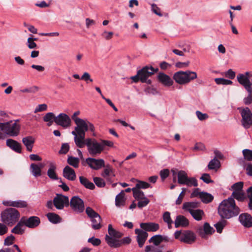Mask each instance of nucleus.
<instances>
[{"label":"nucleus","instance_id":"50","mask_svg":"<svg viewBox=\"0 0 252 252\" xmlns=\"http://www.w3.org/2000/svg\"><path fill=\"white\" fill-rule=\"evenodd\" d=\"M94 182L96 186L99 188H103L106 185L104 180L99 177L94 178Z\"/></svg>","mask_w":252,"mask_h":252},{"label":"nucleus","instance_id":"16","mask_svg":"<svg viewBox=\"0 0 252 252\" xmlns=\"http://www.w3.org/2000/svg\"><path fill=\"white\" fill-rule=\"evenodd\" d=\"M108 232L109 235L106 234L105 237V241L109 246L108 242V238H111L113 240L118 241L119 239L121 238L123 236V234L118 231H117L112 227V225L110 224L108 227Z\"/></svg>","mask_w":252,"mask_h":252},{"label":"nucleus","instance_id":"40","mask_svg":"<svg viewBox=\"0 0 252 252\" xmlns=\"http://www.w3.org/2000/svg\"><path fill=\"white\" fill-rule=\"evenodd\" d=\"M91 220L92 222V226L94 229L98 230L102 227L100 224L101 218L99 215L95 218H92Z\"/></svg>","mask_w":252,"mask_h":252},{"label":"nucleus","instance_id":"9","mask_svg":"<svg viewBox=\"0 0 252 252\" xmlns=\"http://www.w3.org/2000/svg\"><path fill=\"white\" fill-rule=\"evenodd\" d=\"M53 203L54 206L58 210H62L69 205V198L67 196L57 193L54 198Z\"/></svg>","mask_w":252,"mask_h":252},{"label":"nucleus","instance_id":"29","mask_svg":"<svg viewBox=\"0 0 252 252\" xmlns=\"http://www.w3.org/2000/svg\"><path fill=\"white\" fill-rule=\"evenodd\" d=\"M22 142L26 147L27 150L29 152H32L35 142L34 138L31 136H27L23 138Z\"/></svg>","mask_w":252,"mask_h":252},{"label":"nucleus","instance_id":"37","mask_svg":"<svg viewBox=\"0 0 252 252\" xmlns=\"http://www.w3.org/2000/svg\"><path fill=\"white\" fill-rule=\"evenodd\" d=\"M190 214L192 218L197 221L201 220L203 217L205 215L203 210L201 209H196L193 211L190 212Z\"/></svg>","mask_w":252,"mask_h":252},{"label":"nucleus","instance_id":"14","mask_svg":"<svg viewBox=\"0 0 252 252\" xmlns=\"http://www.w3.org/2000/svg\"><path fill=\"white\" fill-rule=\"evenodd\" d=\"M55 123L57 125L66 128L70 126L71 120L67 114L61 113L55 118Z\"/></svg>","mask_w":252,"mask_h":252},{"label":"nucleus","instance_id":"61","mask_svg":"<svg viewBox=\"0 0 252 252\" xmlns=\"http://www.w3.org/2000/svg\"><path fill=\"white\" fill-rule=\"evenodd\" d=\"M39 90V88L37 86H32L29 88H26L21 90L22 93H34L37 92Z\"/></svg>","mask_w":252,"mask_h":252},{"label":"nucleus","instance_id":"36","mask_svg":"<svg viewBox=\"0 0 252 252\" xmlns=\"http://www.w3.org/2000/svg\"><path fill=\"white\" fill-rule=\"evenodd\" d=\"M23 226V223L21 219H20V220L17 222L15 227L11 230V232L16 234H23L25 231V230L22 228Z\"/></svg>","mask_w":252,"mask_h":252},{"label":"nucleus","instance_id":"49","mask_svg":"<svg viewBox=\"0 0 252 252\" xmlns=\"http://www.w3.org/2000/svg\"><path fill=\"white\" fill-rule=\"evenodd\" d=\"M150 187V184L147 182L144 181H139L136 184V186L133 188H136L137 189H147Z\"/></svg>","mask_w":252,"mask_h":252},{"label":"nucleus","instance_id":"35","mask_svg":"<svg viewBox=\"0 0 252 252\" xmlns=\"http://www.w3.org/2000/svg\"><path fill=\"white\" fill-rule=\"evenodd\" d=\"M125 192L124 190H122L115 198V204L117 207H121L124 206L125 203V199H124Z\"/></svg>","mask_w":252,"mask_h":252},{"label":"nucleus","instance_id":"20","mask_svg":"<svg viewBox=\"0 0 252 252\" xmlns=\"http://www.w3.org/2000/svg\"><path fill=\"white\" fill-rule=\"evenodd\" d=\"M104 169L102 172L101 175L106 179V180L110 183H112V177H114L115 175L114 174V170L112 166L109 164L105 165Z\"/></svg>","mask_w":252,"mask_h":252},{"label":"nucleus","instance_id":"45","mask_svg":"<svg viewBox=\"0 0 252 252\" xmlns=\"http://www.w3.org/2000/svg\"><path fill=\"white\" fill-rule=\"evenodd\" d=\"M67 161L69 165L75 168H77L79 166V159L77 158L69 156L67 158Z\"/></svg>","mask_w":252,"mask_h":252},{"label":"nucleus","instance_id":"1","mask_svg":"<svg viewBox=\"0 0 252 252\" xmlns=\"http://www.w3.org/2000/svg\"><path fill=\"white\" fill-rule=\"evenodd\" d=\"M218 214L221 219H229L239 215L240 208L232 197L223 200L219 205Z\"/></svg>","mask_w":252,"mask_h":252},{"label":"nucleus","instance_id":"46","mask_svg":"<svg viewBox=\"0 0 252 252\" xmlns=\"http://www.w3.org/2000/svg\"><path fill=\"white\" fill-rule=\"evenodd\" d=\"M184 185H186L188 187H195L198 186L197 180L194 177H188Z\"/></svg>","mask_w":252,"mask_h":252},{"label":"nucleus","instance_id":"4","mask_svg":"<svg viewBox=\"0 0 252 252\" xmlns=\"http://www.w3.org/2000/svg\"><path fill=\"white\" fill-rule=\"evenodd\" d=\"M20 217V212L15 208H8L1 213V220L8 226H12L18 221Z\"/></svg>","mask_w":252,"mask_h":252},{"label":"nucleus","instance_id":"17","mask_svg":"<svg viewBox=\"0 0 252 252\" xmlns=\"http://www.w3.org/2000/svg\"><path fill=\"white\" fill-rule=\"evenodd\" d=\"M109 246L111 248H117L123 245H127L130 243L131 239L129 237H125L118 241L113 240L111 238H108Z\"/></svg>","mask_w":252,"mask_h":252},{"label":"nucleus","instance_id":"33","mask_svg":"<svg viewBox=\"0 0 252 252\" xmlns=\"http://www.w3.org/2000/svg\"><path fill=\"white\" fill-rule=\"evenodd\" d=\"M46 216L49 221L54 224H57L60 222L62 220L60 216L54 213H48Z\"/></svg>","mask_w":252,"mask_h":252},{"label":"nucleus","instance_id":"26","mask_svg":"<svg viewBox=\"0 0 252 252\" xmlns=\"http://www.w3.org/2000/svg\"><path fill=\"white\" fill-rule=\"evenodd\" d=\"M175 228L186 227L189 225V220L183 215L177 216L174 221Z\"/></svg>","mask_w":252,"mask_h":252},{"label":"nucleus","instance_id":"32","mask_svg":"<svg viewBox=\"0 0 252 252\" xmlns=\"http://www.w3.org/2000/svg\"><path fill=\"white\" fill-rule=\"evenodd\" d=\"M79 181L82 185L85 187L86 189L91 190L94 189L95 186L93 183L89 181V180L83 176L79 177Z\"/></svg>","mask_w":252,"mask_h":252},{"label":"nucleus","instance_id":"41","mask_svg":"<svg viewBox=\"0 0 252 252\" xmlns=\"http://www.w3.org/2000/svg\"><path fill=\"white\" fill-rule=\"evenodd\" d=\"M220 166V161L216 157L212 159L208 165V169L210 170H217Z\"/></svg>","mask_w":252,"mask_h":252},{"label":"nucleus","instance_id":"39","mask_svg":"<svg viewBox=\"0 0 252 252\" xmlns=\"http://www.w3.org/2000/svg\"><path fill=\"white\" fill-rule=\"evenodd\" d=\"M227 223L228 222L225 219H221L214 225V226L216 228L217 232L220 233L222 232L223 229Z\"/></svg>","mask_w":252,"mask_h":252},{"label":"nucleus","instance_id":"8","mask_svg":"<svg viewBox=\"0 0 252 252\" xmlns=\"http://www.w3.org/2000/svg\"><path fill=\"white\" fill-rule=\"evenodd\" d=\"M242 117L241 124L245 129L250 128L252 126V113L248 107L243 108L240 112Z\"/></svg>","mask_w":252,"mask_h":252},{"label":"nucleus","instance_id":"3","mask_svg":"<svg viewBox=\"0 0 252 252\" xmlns=\"http://www.w3.org/2000/svg\"><path fill=\"white\" fill-rule=\"evenodd\" d=\"M74 122L76 126L71 133L74 136V140L76 146H81L83 143L82 141L85 137V132L88 131L87 122L80 118L75 119Z\"/></svg>","mask_w":252,"mask_h":252},{"label":"nucleus","instance_id":"57","mask_svg":"<svg viewBox=\"0 0 252 252\" xmlns=\"http://www.w3.org/2000/svg\"><path fill=\"white\" fill-rule=\"evenodd\" d=\"M200 179L206 184H209L214 182V181L211 180L210 175L208 173L203 174L200 177Z\"/></svg>","mask_w":252,"mask_h":252},{"label":"nucleus","instance_id":"47","mask_svg":"<svg viewBox=\"0 0 252 252\" xmlns=\"http://www.w3.org/2000/svg\"><path fill=\"white\" fill-rule=\"evenodd\" d=\"M244 159L247 161H252V150L250 149H244L242 151Z\"/></svg>","mask_w":252,"mask_h":252},{"label":"nucleus","instance_id":"43","mask_svg":"<svg viewBox=\"0 0 252 252\" xmlns=\"http://www.w3.org/2000/svg\"><path fill=\"white\" fill-rule=\"evenodd\" d=\"M230 197L236 199L238 201H243L245 199V195L242 191H233Z\"/></svg>","mask_w":252,"mask_h":252},{"label":"nucleus","instance_id":"27","mask_svg":"<svg viewBox=\"0 0 252 252\" xmlns=\"http://www.w3.org/2000/svg\"><path fill=\"white\" fill-rule=\"evenodd\" d=\"M214 232V229L208 222L204 223L203 228L199 229V233L202 238L204 237L205 235H211Z\"/></svg>","mask_w":252,"mask_h":252},{"label":"nucleus","instance_id":"42","mask_svg":"<svg viewBox=\"0 0 252 252\" xmlns=\"http://www.w3.org/2000/svg\"><path fill=\"white\" fill-rule=\"evenodd\" d=\"M132 191L133 192V196L134 198L137 200H140L146 197L142 190L137 189L136 188H132Z\"/></svg>","mask_w":252,"mask_h":252},{"label":"nucleus","instance_id":"58","mask_svg":"<svg viewBox=\"0 0 252 252\" xmlns=\"http://www.w3.org/2000/svg\"><path fill=\"white\" fill-rule=\"evenodd\" d=\"M69 150V145L68 143H65L62 145L61 150L59 153L61 154H66Z\"/></svg>","mask_w":252,"mask_h":252},{"label":"nucleus","instance_id":"13","mask_svg":"<svg viewBox=\"0 0 252 252\" xmlns=\"http://www.w3.org/2000/svg\"><path fill=\"white\" fill-rule=\"evenodd\" d=\"M21 219L24 225L30 228L36 227L40 223L39 218L36 216H32L29 218H27L26 217H22Z\"/></svg>","mask_w":252,"mask_h":252},{"label":"nucleus","instance_id":"5","mask_svg":"<svg viewBox=\"0 0 252 252\" xmlns=\"http://www.w3.org/2000/svg\"><path fill=\"white\" fill-rule=\"evenodd\" d=\"M82 141L83 145L77 147L82 148L86 145L88 152L92 156L99 155L103 151V146L94 138H85Z\"/></svg>","mask_w":252,"mask_h":252},{"label":"nucleus","instance_id":"25","mask_svg":"<svg viewBox=\"0 0 252 252\" xmlns=\"http://www.w3.org/2000/svg\"><path fill=\"white\" fill-rule=\"evenodd\" d=\"M140 225L142 229L149 232H155L159 228V224L155 222H142Z\"/></svg>","mask_w":252,"mask_h":252},{"label":"nucleus","instance_id":"59","mask_svg":"<svg viewBox=\"0 0 252 252\" xmlns=\"http://www.w3.org/2000/svg\"><path fill=\"white\" fill-rule=\"evenodd\" d=\"M88 242L91 243L94 246H98L101 244V240L98 238L94 237L90 238Z\"/></svg>","mask_w":252,"mask_h":252},{"label":"nucleus","instance_id":"21","mask_svg":"<svg viewBox=\"0 0 252 252\" xmlns=\"http://www.w3.org/2000/svg\"><path fill=\"white\" fill-rule=\"evenodd\" d=\"M6 146L13 151L20 154L22 153L21 144L12 139H8L6 141Z\"/></svg>","mask_w":252,"mask_h":252},{"label":"nucleus","instance_id":"30","mask_svg":"<svg viewBox=\"0 0 252 252\" xmlns=\"http://www.w3.org/2000/svg\"><path fill=\"white\" fill-rule=\"evenodd\" d=\"M200 206V203L199 202H185L183 205V209L189 212L190 213V212L193 211L196 208H197Z\"/></svg>","mask_w":252,"mask_h":252},{"label":"nucleus","instance_id":"38","mask_svg":"<svg viewBox=\"0 0 252 252\" xmlns=\"http://www.w3.org/2000/svg\"><path fill=\"white\" fill-rule=\"evenodd\" d=\"M178 183L180 185H184L188 176L187 173L184 170H180L177 173Z\"/></svg>","mask_w":252,"mask_h":252},{"label":"nucleus","instance_id":"63","mask_svg":"<svg viewBox=\"0 0 252 252\" xmlns=\"http://www.w3.org/2000/svg\"><path fill=\"white\" fill-rule=\"evenodd\" d=\"M162 219L164 222H169L170 221H172L173 220L171 219L170 216V213L166 211L162 215Z\"/></svg>","mask_w":252,"mask_h":252},{"label":"nucleus","instance_id":"23","mask_svg":"<svg viewBox=\"0 0 252 252\" xmlns=\"http://www.w3.org/2000/svg\"><path fill=\"white\" fill-rule=\"evenodd\" d=\"M158 79L159 82L165 86H171L173 84V81L170 76L163 72H159L158 73Z\"/></svg>","mask_w":252,"mask_h":252},{"label":"nucleus","instance_id":"28","mask_svg":"<svg viewBox=\"0 0 252 252\" xmlns=\"http://www.w3.org/2000/svg\"><path fill=\"white\" fill-rule=\"evenodd\" d=\"M44 165L42 163H39L38 165L32 163L30 165V171L34 177H39L41 175V168Z\"/></svg>","mask_w":252,"mask_h":252},{"label":"nucleus","instance_id":"12","mask_svg":"<svg viewBox=\"0 0 252 252\" xmlns=\"http://www.w3.org/2000/svg\"><path fill=\"white\" fill-rule=\"evenodd\" d=\"M158 68H154L152 66H145L141 69L138 70V74H140V81L142 83L146 82V79L154 73L158 72Z\"/></svg>","mask_w":252,"mask_h":252},{"label":"nucleus","instance_id":"44","mask_svg":"<svg viewBox=\"0 0 252 252\" xmlns=\"http://www.w3.org/2000/svg\"><path fill=\"white\" fill-rule=\"evenodd\" d=\"M162 236L161 235H156L153 236L149 240V243H153L155 246H158L162 242Z\"/></svg>","mask_w":252,"mask_h":252},{"label":"nucleus","instance_id":"52","mask_svg":"<svg viewBox=\"0 0 252 252\" xmlns=\"http://www.w3.org/2000/svg\"><path fill=\"white\" fill-rule=\"evenodd\" d=\"M86 212L88 217H89L91 219L99 216L98 213L95 212L92 208L90 207H87L86 209Z\"/></svg>","mask_w":252,"mask_h":252},{"label":"nucleus","instance_id":"56","mask_svg":"<svg viewBox=\"0 0 252 252\" xmlns=\"http://www.w3.org/2000/svg\"><path fill=\"white\" fill-rule=\"evenodd\" d=\"M56 117L55 114L52 112L47 113L43 117V120L44 122H48L50 121H54L55 122V119Z\"/></svg>","mask_w":252,"mask_h":252},{"label":"nucleus","instance_id":"34","mask_svg":"<svg viewBox=\"0 0 252 252\" xmlns=\"http://www.w3.org/2000/svg\"><path fill=\"white\" fill-rule=\"evenodd\" d=\"M200 199L203 203L208 204L213 200L214 196L209 193L202 191L200 194Z\"/></svg>","mask_w":252,"mask_h":252},{"label":"nucleus","instance_id":"7","mask_svg":"<svg viewBox=\"0 0 252 252\" xmlns=\"http://www.w3.org/2000/svg\"><path fill=\"white\" fill-rule=\"evenodd\" d=\"M174 237L176 239L188 244L194 243L196 238L195 234L191 230H184L183 232L177 230L174 233Z\"/></svg>","mask_w":252,"mask_h":252},{"label":"nucleus","instance_id":"64","mask_svg":"<svg viewBox=\"0 0 252 252\" xmlns=\"http://www.w3.org/2000/svg\"><path fill=\"white\" fill-rule=\"evenodd\" d=\"M15 237L12 235H11L10 236H8L5 239L4 245L5 246L11 245L13 243Z\"/></svg>","mask_w":252,"mask_h":252},{"label":"nucleus","instance_id":"60","mask_svg":"<svg viewBox=\"0 0 252 252\" xmlns=\"http://www.w3.org/2000/svg\"><path fill=\"white\" fill-rule=\"evenodd\" d=\"M247 191L248 197L249 199V208L252 210V187L248 188Z\"/></svg>","mask_w":252,"mask_h":252},{"label":"nucleus","instance_id":"54","mask_svg":"<svg viewBox=\"0 0 252 252\" xmlns=\"http://www.w3.org/2000/svg\"><path fill=\"white\" fill-rule=\"evenodd\" d=\"M243 185H244L243 182H239L234 184L232 186L231 188L233 190V191H242Z\"/></svg>","mask_w":252,"mask_h":252},{"label":"nucleus","instance_id":"19","mask_svg":"<svg viewBox=\"0 0 252 252\" xmlns=\"http://www.w3.org/2000/svg\"><path fill=\"white\" fill-rule=\"evenodd\" d=\"M2 204L5 206L13 207L18 208H24L28 206V203L26 201L18 200L15 201L4 200Z\"/></svg>","mask_w":252,"mask_h":252},{"label":"nucleus","instance_id":"6","mask_svg":"<svg viewBox=\"0 0 252 252\" xmlns=\"http://www.w3.org/2000/svg\"><path fill=\"white\" fill-rule=\"evenodd\" d=\"M197 73L194 71L190 70L179 71L174 73L173 79L179 84L184 85L197 78Z\"/></svg>","mask_w":252,"mask_h":252},{"label":"nucleus","instance_id":"2","mask_svg":"<svg viewBox=\"0 0 252 252\" xmlns=\"http://www.w3.org/2000/svg\"><path fill=\"white\" fill-rule=\"evenodd\" d=\"M19 120L10 121L6 123H0V140L5 138V134L15 137L19 135L21 126L18 123Z\"/></svg>","mask_w":252,"mask_h":252},{"label":"nucleus","instance_id":"22","mask_svg":"<svg viewBox=\"0 0 252 252\" xmlns=\"http://www.w3.org/2000/svg\"><path fill=\"white\" fill-rule=\"evenodd\" d=\"M239 220L241 224L246 227L252 226V217L249 214L244 213L239 216Z\"/></svg>","mask_w":252,"mask_h":252},{"label":"nucleus","instance_id":"53","mask_svg":"<svg viewBox=\"0 0 252 252\" xmlns=\"http://www.w3.org/2000/svg\"><path fill=\"white\" fill-rule=\"evenodd\" d=\"M138 201L137 207L141 209L146 206L150 202V200L147 197L144 198Z\"/></svg>","mask_w":252,"mask_h":252},{"label":"nucleus","instance_id":"10","mask_svg":"<svg viewBox=\"0 0 252 252\" xmlns=\"http://www.w3.org/2000/svg\"><path fill=\"white\" fill-rule=\"evenodd\" d=\"M251 73L247 71L245 74H239L237 76V79L240 84L242 85L246 90H250L252 89V83L251 82L250 78Z\"/></svg>","mask_w":252,"mask_h":252},{"label":"nucleus","instance_id":"31","mask_svg":"<svg viewBox=\"0 0 252 252\" xmlns=\"http://www.w3.org/2000/svg\"><path fill=\"white\" fill-rule=\"evenodd\" d=\"M56 165L54 162H50L49 168L47 171V175L52 180H58V176L56 172Z\"/></svg>","mask_w":252,"mask_h":252},{"label":"nucleus","instance_id":"55","mask_svg":"<svg viewBox=\"0 0 252 252\" xmlns=\"http://www.w3.org/2000/svg\"><path fill=\"white\" fill-rule=\"evenodd\" d=\"M34 40H36V38L29 37L27 41V46L30 49H34L37 47V44L34 42Z\"/></svg>","mask_w":252,"mask_h":252},{"label":"nucleus","instance_id":"24","mask_svg":"<svg viewBox=\"0 0 252 252\" xmlns=\"http://www.w3.org/2000/svg\"><path fill=\"white\" fill-rule=\"evenodd\" d=\"M63 176L69 181H74L76 179V175L73 169L69 166H66L63 169Z\"/></svg>","mask_w":252,"mask_h":252},{"label":"nucleus","instance_id":"18","mask_svg":"<svg viewBox=\"0 0 252 252\" xmlns=\"http://www.w3.org/2000/svg\"><path fill=\"white\" fill-rule=\"evenodd\" d=\"M135 233L137 234L136 240L138 246L140 248H142L148 238V234L146 231L140 229H136L135 230Z\"/></svg>","mask_w":252,"mask_h":252},{"label":"nucleus","instance_id":"62","mask_svg":"<svg viewBox=\"0 0 252 252\" xmlns=\"http://www.w3.org/2000/svg\"><path fill=\"white\" fill-rule=\"evenodd\" d=\"M160 176L162 181H164L169 175V170L168 169L161 170L159 173Z\"/></svg>","mask_w":252,"mask_h":252},{"label":"nucleus","instance_id":"48","mask_svg":"<svg viewBox=\"0 0 252 252\" xmlns=\"http://www.w3.org/2000/svg\"><path fill=\"white\" fill-rule=\"evenodd\" d=\"M216 83L218 85H232L233 82L232 81L224 78H217L215 79Z\"/></svg>","mask_w":252,"mask_h":252},{"label":"nucleus","instance_id":"51","mask_svg":"<svg viewBox=\"0 0 252 252\" xmlns=\"http://www.w3.org/2000/svg\"><path fill=\"white\" fill-rule=\"evenodd\" d=\"M248 93V95L247 97H245L243 101L245 104L249 105L252 103V89L250 90H246Z\"/></svg>","mask_w":252,"mask_h":252},{"label":"nucleus","instance_id":"15","mask_svg":"<svg viewBox=\"0 0 252 252\" xmlns=\"http://www.w3.org/2000/svg\"><path fill=\"white\" fill-rule=\"evenodd\" d=\"M86 163L93 169L99 170L105 166V162L103 159H95L92 158H88L86 159Z\"/></svg>","mask_w":252,"mask_h":252},{"label":"nucleus","instance_id":"11","mask_svg":"<svg viewBox=\"0 0 252 252\" xmlns=\"http://www.w3.org/2000/svg\"><path fill=\"white\" fill-rule=\"evenodd\" d=\"M69 204L71 209L77 213H82L84 210V201L77 196H73Z\"/></svg>","mask_w":252,"mask_h":252}]
</instances>
